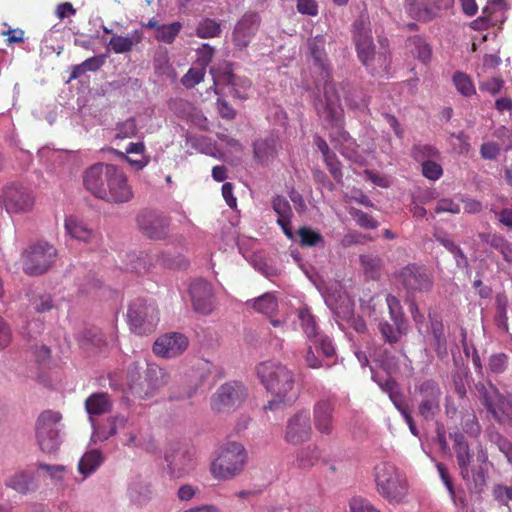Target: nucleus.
<instances>
[{
	"instance_id": "4c0bfd02",
	"label": "nucleus",
	"mask_w": 512,
	"mask_h": 512,
	"mask_svg": "<svg viewBox=\"0 0 512 512\" xmlns=\"http://www.w3.org/2000/svg\"><path fill=\"white\" fill-rule=\"evenodd\" d=\"M406 11L414 19L420 21H428L433 18V11L423 3H418L416 0H405Z\"/></svg>"
},
{
	"instance_id": "5fc2aeb1",
	"label": "nucleus",
	"mask_w": 512,
	"mask_h": 512,
	"mask_svg": "<svg viewBox=\"0 0 512 512\" xmlns=\"http://www.w3.org/2000/svg\"><path fill=\"white\" fill-rule=\"evenodd\" d=\"M490 245L502 254L506 262H512V245L505 238L495 236L492 238Z\"/></svg>"
},
{
	"instance_id": "0eeeda50",
	"label": "nucleus",
	"mask_w": 512,
	"mask_h": 512,
	"mask_svg": "<svg viewBox=\"0 0 512 512\" xmlns=\"http://www.w3.org/2000/svg\"><path fill=\"white\" fill-rule=\"evenodd\" d=\"M57 250L48 242L30 245L22 254L23 270L28 275H41L55 262Z\"/></svg>"
},
{
	"instance_id": "f03ea898",
	"label": "nucleus",
	"mask_w": 512,
	"mask_h": 512,
	"mask_svg": "<svg viewBox=\"0 0 512 512\" xmlns=\"http://www.w3.org/2000/svg\"><path fill=\"white\" fill-rule=\"evenodd\" d=\"M83 181L95 197L110 203H126L134 195L125 174L110 164H94L85 171Z\"/></svg>"
},
{
	"instance_id": "c03bdc74",
	"label": "nucleus",
	"mask_w": 512,
	"mask_h": 512,
	"mask_svg": "<svg viewBox=\"0 0 512 512\" xmlns=\"http://www.w3.org/2000/svg\"><path fill=\"white\" fill-rule=\"evenodd\" d=\"M39 468L44 470L56 485H65L67 480V468L63 465L40 464Z\"/></svg>"
},
{
	"instance_id": "79ce46f5",
	"label": "nucleus",
	"mask_w": 512,
	"mask_h": 512,
	"mask_svg": "<svg viewBox=\"0 0 512 512\" xmlns=\"http://www.w3.org/2000/svg\"><path fill=\"white\" fill-rule=\"evenodd\" d=\"M412 157L419 163L437 159L439 157V151L437 148L430 144H416L412 148Z\"/></svg>"
},
{
	"instance_id": "f257e3e1",
	"label": "nucleus",
	"mask_w": 512,
	"mask_h": 512,
	"mask_svg": "<svg viewBox=\"0 0 512 512\" xmlns=\"http://www.w3.org/2000/svg\"><path fill=\"white\" fill-rule=\"evenodd\" d=\"M325 38L317 35L308 41L310 57L314 66L320 71L324 84V97L316 105L318 115L326 127H330L331 141L340 149L342 155L358 165H367L374 158L371 151L360 152L358 145L351 136L343 130V109L340 104V95L336 84L328 82V63L325 53Z\"/></svg>"
},
{
	"instance_id": "052dcab7",
	"label": "nucleus",
	"mask_w": 512,
	"mask_h": 512,
	"mask_svg": "<svg viewBox=\"0 0 512 512\" xmlns=\"http://www.w3.org/2000/svg\"><path fill=\"white\" fill-rule=\"evenodd\" d=\"M215 49L209 44H203L197 50V62L198 64L206 69V66L211 62Z\"/></svg>"
},
{
	"instance_id": "c9c22d12",
	"label": "nucleus",
	"mask_w": 512,
	"mask_h": 512,
	"mask_svg": "<svg viewBox=\"0 0 512 512\" xmlns=\"http://www.w3.org/2000/svg\"><path fill=\"white\" fill-rule=\"evenodd\" d=\"M393 327L388 322L383 321L379 323V330L385 339L389 343H396L400 338L407 333L408 326L401 323H394Z\"/></svg>"
},
{
	"instance_id": "69168bd1",
	"label": "nucleus",
	"mask_w": 512,
	"mask_h": 512,
	"mask_svg": "<svg viewBox=\"0 0 512 512\" xmlns=\"http://www.w3.org/2000/svg\"><path fill=\"white\" fill-rule=\"evenodd\" d=\"M500 153V146L496 142H485L481 145V157L487 160L495 159Z\"/></svg>"
},
{
	"instance_id": "a19ab883",
	"label": "nucleus",
	"mask_w": 512,
	"mask_h": 512,
	"mask_svg": "<svg viewBox=\"0 0 512 512\" xmlns=\"http://www.w3.org/2000/svg\"><path fill=\"white\" fill-rule=\"evenodd\" d=\"M181 29L182 24L177 21L170 24H163L158 27V32L155 33V38L160 42L170 44L175 40Z\"/></svg>"
},
{
	"instance_id": "de8ad7c7",
	"label": "nucleus",
	"mask_w": 512,
	"mask_h": 512,
	"mask_svg": "<svg viewBox=\"0 0 512 512\" xmlns=\"http://www.w3.org/2000/svg\"><path fill=\"white\" fill-rule=\"evenodd\" d=\"M386 303L393 323H401L407 325L400 301L395 296L388 295L386 297Z\"/></svg>"
},
{
	"instance_id": "72a5a7b5",
	"label": "nucleus",
	"mask_w": 512,
	"mask_h": 512,
	"mask_svg": "<svg viewBox=\"0 0 512 512\" xmlns=\"http://www.w3.org/2000/svg\"><path fill=\"white\" fill-rule=\"evenodd\" d=\"M128 496L135 505H145L151 499L149 483L141 479L132 481L128 487Z\"/></svg>"
},
{
	"instance_id": "f8f14e48",
	"label": "nucleus",
	"mask_w": 512,
	"mask_h": 512,
	"mask_svg": "<svg viewBox=\"0 0 512 512\" xmlns=\"http://www.w3.org/2000/svg\"><path fill=\"white\" fill-rule=\"evenodd\" d=\"M125 430L122 435V443L129 448L139 446L138 433L136 427L128 422L127 417L123 415H115L109 419L108 428H95L92 433L93 441H105L118 433Z\"/></svg>"
},
{
	"instance_id": "dca6fc26",
	"label": "nucleus",
	"mask_w": 512,
	"mask_h": 512,
	"mask_svg": "<svg viewBox=\"0 0 512 512\" xmlns=\"http://www.w3.org/2000/svg\"><path fill=\"white\" fill-rule=\"evenodd\" d=\"M311 435V419L307 411H299L288 419L284 434L287 443L300 445L308 441Z\"/></svg>"
},
{
	"instance_id": "774afa93",
	"label": "nucleus",
	"mask_w": 512,
	"mask_h": 512,
	"mask_svg": "<svg viewBox=\"0 0 512 512\" xmlns=\"http://www.w3.org/2000/svg\"><path fill=\"white\" fill-rule=\"evenodd\" d=\"M297 10L301 14L316 16L318 4L315 0H297Z\"/></svg>"
},
{
	"instance_id": "4468645a",
	"label": "nucleus",
	"mask_w": 512,
	"mask_h": 512,
	"mask_svg": "<svg viewBox=\"0 0 512 512\" xmlns=\"http://www.w3.org/2000/svg\"><path fill=\"white\" fill-rule=\"evenodd\" d=\"M298 318L307 338L314 344L317 351H320L324 358H331L335 355V348L331 339L317 331L314 316L307 308L298 312Z\"/></svg>"
},
{
	"instance_id": "ea45409f",
	"label": "nucleus",
	"mask_w": 512,
	"mask_h": 512,
	"mask_svg": "<svg viewBox=\"0 0 512 512\" xmlns=\"http://www.w3.org/2000/svg\"><path fill=\"white\" fill-rule=\"evenodd\" d=\"M453 83L457 91L465 97H471L476 94V89L472 79L466 73L456 72L453 75Z\"/></svg>"
},
{
	"instance_id": "603ef678",
	"label": "nucleus",
	"mask_w": 512,
	"mask_h": 512,
	"mask_svg": "<svg viewBox=\"0 0 512 512\" xmlns=\"http://www.w3.org/2000/svg\"><path fill=\"white\" fill-rule=\"evenodd\" d=\"M300 237V243L304 246H316L319 243H323L322 236L308 227H302L298 231Z\"/></svg>"
},
{
	"instance_id": "412c9836",
	"label": "nucleus",
	"mask_w": 512,
	"mask_h": 512,
	"mask_svg": "<svg viewBox=\"0 0 512 512\" xmlns=\"http://www.w3.org/2000/svg\"><path fill=\"white\" fill-rule=\"evenodd\" d=\"M403 286L411 291H424L431 287L432 281L429 274L422 267L409 265L403 268L398 275Z\"/></svg>"
},
{
	"instance_id": "f3484780",
	"label": "nucleus",
	"mask_w": 512,
	"mask_h": 512,
	"mask_svg": "<svg viewBox=\"0 0 512 512\" xmlns=\"http://www.w3.org/2000/svg\"><path fill=\"white\" fill-rule=\"evenodd\" d=\"M189 293L195 311L204 315L213 311L215 299L212 285L209 282L203 279L193 281Z\"/></svg>"
},
{
	"instance_id": "9b49d317",
	"label": "nucleus",
	"mask_w": 512,
	"mask_h": 512,
	"mask_svg": "<svg viewBox=\"0 0 512 512\" xmlns=\"http://www.w3.org/2000/svg\"><path fill=\"white\" fill-rule=\"evenodd\" d=\"M376 361L386 372V376L380 378L378 373L372 370V379L379 385L382 391L389 395L390 400L405 421L412 418L408 406L401 400L397 383L391 378V374L395 371L394 359L386 356L385 358H377Z\"/></svg>"
},
{
	"instance_id": "7ed1b4c3",
	"label": "nucleus",
	"mask_w": 512,
	"mask_h": 512,
	"mask_svg": "<svg viewBox=\"0 0 512 512\" xmlns=\"http://www.w3.org/2000/svg\"><path fill=\"white\" fill-rule=\"evenodd\" d=\"M256 373L266 390L275 396L264 409H277L281 403L293 400L295 377L291 370L278 361L268 360L256 366Z\"/></svg>"
},
{
	"instance_id": "473e14b6",
	"label": "nucleus",
	"mask_w": 512,
	"mask_h": 512,
	"mask_svg": "<svg viewBox=\"0 0 512 512\" xmlns=\"http://www.w3.org/2000/svg\"><path fill=\"white\" fill-rule=\"evenodd\" d=\"M104 456L98 449L87 451L78 463V472L86 479L93 474L103 463Z\"/></svg>"
},
{
	"instance_id": "423d86ee",
	"label": "nucleus",
	"mask_w": 512,
	"mask_h": 512,
	"mask_svg": "<svg viewBox=\"0 0 512 512\" xmlns=\"http://www.w3.org/2000/svg\"><path fill=\"white\" fill-rule=\"evenodd\" d=\"M127 318L134 333L149 334L159 322V311L154 301L138 298L130 303Z\"/></svg>"
},
{
	"instance_id": "338daca9",
	"label": "nucleus",
	"mask_w": 512,
	"mask_h": 512,
	"mask_svg": "<svg viewBox=\"0 0 512 512\" xmlns=\"http://www.w3.org/2000/svg\"><path fill=\"white\" fill-rule=\"evenodd\" d=\"M350 512H379L369 501L362 498H353L350 501Z\"/></svg>"
},
{
	"instance_id": "a211bd4d",
	"label": "nucleus",
	"mask_w": 512,
	"mask_h": 512,
	"mask_svg": "<svg viewBox=\"0 0 512 512\" xmlns=\"http://www.w3.org/2000/svg\"><path fill=\"white\" fill-rule=\"evenodd\" d=\"M188 347V339L181 333H168L157 338L153 352L162 358H174L182 354Z\"/></svg>"
},
{
	"instance_id": "bf43d9fd",
	"label": "nucleus",
	"mask_w": 512,
	"mask_h": 512,
	"mask_svg": "<svg viewBox=\"0 0 512 512\" xmlns=\"http://www.w3.org/2000/svg\"><path fill=\"white\" fill-rule=\"evenodd\" d=\"M106 56L98 55L86 59L80 65H77V69H81V72L96 71L105 63Z\"/></svg>"
},
{
	"instance_id": "5701e85b",
	"label": "nucleus",
	"mask_w": 512,
	"mask_h": 512,
	"mask_svg": "<svg viewBox=\"0 0 512 512\" xmlns=\"http://www.w3.org/2000/svg\"><path fill=\"white\" fill-rule=\"evenodd\" d=\"M137 221L142 232L150 239L160 240L168 234L169 222L163 216L151 213L142 214Z\"/></svg>"
},
{
	"instance_id": "864d4df0",
	"label": "nucleus",
	"mask_w": 512,
	"mask_h": 512,
	"mask_svg": "<svg viewBox=\"0 0 512 512\" xmlns=\"http://www.w3.org/2000/svg\"><path fill=\"white\" fill-rule=\"evenodd\" d=\"M421 166L423 176L429 180L436 181L443 175V169L435 159L424 161Z\"/></svg>"
},
{
	"instance_id": "20e7f679",
	"label": "nucleus",
	"mask_w": 512,
	"mask_h": 512,
	"mask_svg": "<svg viewBox=\"0 0 512 512\" xmlns=\"http://www.w3.org/2000/svg\"><path fill=\"white\" fill-rule=\"evenodd\" d=\"M373 477L377 492L389 503L401 504L407 501V478L395 464L380 461L373 468Z\"/></svg>"
},
{
	"instance_id": "b1692460",
	"label": "nucleus",
	"mask_w": 512,
	"mask_h": 512,
	"mask_svg": "<svg viewBox=\"0 0 512 512\" xmlns=\"http://www.w3.org/2000/svg\"><path fill=\"white\" fill-rule=\"evenodd\" d=\"M210 72L215 87L226 85L231 88L235 97L239 99H246L248 97L247 91L251 87V82L248 79L236 77L230 71L220 74L214 68Z\"/></svg>"
},
{
	"instance_id": "f704fd0d",
	"label": "nucleus",
	"mask_w": 512,
	"mask_h": 512,
	"mask_svg": "<svg viewBox=\"0 0 512 512\" xmlns=\"http://www.w3.org/2000/svg\"><path fill=\"white\" fill-rule=\"evenodd\" d=\"M276 152L277 140L273 136L265 139H259L254 143L255 158L261 163H266L273 159Z\"/></svg>"
},
{
	"instance_id": "393cba45",
	"label": "nucleus",
	"mask_w": 512,
	"mask_h": 512,
	"mask_svg": "<svg viewBox=\"0 0 512 512\" xmlns=\"http://www.w3.org/2000/svg\"><path fill=\"white\" fill-rule=\"evenodd\" d=\"M334 405L328 399L319 400L313 410L314 426L323 435H330L333 431Z\"/></svg>"
},
{
	"instance_id": "c756f323",
	"label": "nucleus",
	"mask_w": 512,
	"mask_h": 512,
	"mask_svg": "<svg viewBox=\"0 0 512 512\" xmlns=\"http://www.w3.org/2000/svg\"><path fill=\"white\" fill-rule=\"evenodd\" d=\"M252 306L257 312L269 317L270 323L274 328H284L285 321L272 318L278 307L277 300L272 293H265L252 300Z\"/></svg>"
},
{
	"instance_id": "13d9d810",
	"label": "nucleus",
	"mask_w": 512,
	"mask_h": 512,
	"mask_svg": "<svg viewBox=\"0 0 512 512\" xmlns=\"http://www.w3.org/2000/svg\"><path fill=\"white\" fill-rule=\"evenodd\" d=\"M508 357L504 353L493 354L489 358V369L493 373H502L507 367Z\"/></svg>"
},
{
	"instance_id": "a18cd8bd",
	"label": "nucleus",
	"mask_w": 512,
	"mask_h": 512,
	"mask_svg": "<svg viewBox=\"0 0 512 512\" xmlns=\"http://www.w3.org/2000/svg\"><path fill=\"white\" fill-rule=\"evenodd\" d=\"M320 458L321 450L317 446H308L297 454V459L303 467L314 466Z\"/></svg>"
},
{
	"instance_id": "2eb2a0df",
	"label": "nucleus",
	"mask_w": 512,
	"mask_h": 512,
	"mask_svg": "<svg viewBox=\"0 0 512 512\" xmlns=\"http://www.w3.org/2000/svg\"><path fill=\"white\" fill-rule=\"evenodd\" d=\"M353 38L360 61L366 67H370L375 55V45L368 20L360 18L355 21L353 24Z\"/></svg>"
},
{
	"instance_id": "bb28decb",
	"label": "nucleus",
	"mask_w": 512,
	"mask_h": 512,
	"mask_svg": "<svg viewBox=\"0 0 512 512\" xmlns=\"http://www.w3.org/2000/svg\"><path fill=\"white\" fill-rule=\"evenodd\" d=\"M4 485L17 493L27 494L34 488V475L30 470L16 469L6 475Z\"/></svg>"
},
{
	"instance_id": "9d476101",
	"label": "nucleus",
	"mask_w": 512,
	"mask_h": 512,
	"mask_svg": "<svg viewBox=\"0 0 512 512\" xmlns=\"http://www.w3.org/2000/svg\"><path fill=\"white\" fill-rule=\"evenodd\" d=\"M247 397L243 383L230 381L222 384L212 395L211 409L216 413H229L239 408Z\"/></svg>"
},
{
	"instance_id": "cd10ccee",
	"label": "nucleus",
	"mask_w": 512,
	"mask_h": 512,
	"mask_svg": "<svg viewBox=\"0 0 512 512\" xmlns=\"http://www.w3.org/2000/svg\"><path fill=\"white\" fill-rule=\"evenodd\" d=\"M272 208L277 214V223L288 239H293L291 220L293 212L289 201L283 196H276L272 199Z\"/></svg>"
},
{
	"instance_id": "49530a36",
	"label": "nucleus",
	"mask_w": 512,
	"mask_h": 512,
	"mask_svg": "<svg viewBox=\"0 0 512 512\" xmlns=\"http://www.w3.org/2000/svg\"><path fill=\"white\" fill-rule=\"evenodd\" d=\"M83 339L88 343H90L92 346H95L98 349H102L106 346H108L110 343L116 342V337L112 336L110 338V341L108 342L105 338L103 333L100 330L93 329V330H87L83 333Z\"/></svg>"
},
{
	"instance_id": "6e6d98bb",
	"label": "nucleus",
	"mask_w": 512,
	"mask_h": 512,
	"mask_svg": "<svg viewBox=\"0 0 512 512\" xmlns=\"http://www.w3.org/2000/svg\"><path fill=\"white\" fill-rule=\"evenodd\" d=\"M492 495L496 501L507 506L512 502V486L495 484L492 488Z\"/></svg>"
},
{
	"instance_id": "aec40b11",
	"label": "nucleus",
	"mask_w": 512,
	"mask_h": 512,
	"mask_svg": "<svg viewBox=\"0 0 512 512\" xmlns=\"http://www.w3.org/2000/svg\"><path fill=\"white\" fill-rule=\"evenodd\" d=\"M483 403L498 422L512 417V400L503 397L493 386L485 391Z\"/></svg>"
},
{
	"instance_id": "0e129e2a",
	"label": "nucleus",
	"mask_w": 512,
	"mask_h": 512,
	"mask_svg": "<svg viewBox=\"0 0 512 512\" xmlns=\"http://www.w3.org/2000/svg\"><path fill=\"white\" fill-rule=\"evenodd\" d=\"M436 213L448 212L452 214H458L461 211L460 204L452 199L443 198L437 202Z\"/></svg>"
},
{
	"instance_id": "e2e57ef3",
	"label": "nucleus",
	"mask_w": 512,
	"mask_h": 512,
	"mask_svg": "<svg viewBox=\"0 0 512 512\" xmlns=\"http://www.w3.org/2000/svg\"><path fill=\"white\" fill-rule=\"evenodd\" d=\"M327 168L336 181L342 179L341 164L334 153L324 157Z\"/></svg>"
},
{
	"instance_id": "6ab92c4d",
	"label": "nucleus",
	"mask_w": 512,
	"mask_h": 512,
	"mask_svg": "<svg viewBox=\"0 0 512 512\" xmlns=\"http://www.w3.org/2000/svg\"><path fill=\"white\" fill-rule=\"evenodd\" d=\"M419 392L422 396L419 414L424 419L431 420L440 410V388L435 382L427 380L420 385Z\"/></svg>"
},
{
	"instance_id": "39448f33",
	"label": "nucleus",
	"mask_w": 512,
	"mask_h": 512,
	"mask_svg": "<svg viewBox=\"0 0 512 512\" xmlns=\"http://www.w3.org/2000/svg\"><path fill=\"white\" fill-rule=\"evenodd\" d=\"M246 460L247 454L243 445L238 442H228L218 450L211 462L210 472L217 480H231L242 472Z\"/></svg>"
},
{
	"instance_id": "e433bc0d",
	"label": "nucleus",
	"mask_w": 512,
	"mask_h": 512,
	"mask_svg": "<svg viewBox=\"0 0 512 512\" xmlns=\"http://www.w3.org/2000/svg\"><path fill=\"white\" fill-rule=\"evenodd\" d=\"M147 380L151 388L157 390L169 383L170 375L164 368L150 366L147 370Z\"/></svg>"
},
{
	"instance_id": "4be33fe9",
	"label": "nucleus",
	"mask_w": 512,
	"mask_h": 512,
	"mask_svg": "<svg viewBox=\"0 0 512 512\" xmlns=\"http://www.w3.org/2000/svg\"><path fill=\"white\" fill-rule=\"evenodd\" d=\"M260 18L256 13H246L233 31V42L239 48H245L258 30Z\"/></svg>"
},
{
	"instance_id": "2f4dec72",
	"label": "nucleus",
	"mask_w": 512,
	"mask_h": 512,
	"mask_svg": "<svg viewBox=\"0 0 512 512\" xmlns=\"http://www.w3.org/2000/svg\"><path fill=\"white\" fill-rule=\"evenodd\" d=\"M142 32L134 30L126 36L113 35L108 43V49L116 54L130 52L135 45L141 42Z\"/></svg>"
},
{
	"instance_id": "c85d7f7f",
	"label": "nucleus",
	"mask_w": 512,
	"mask_h": 512,
	"mask_svg": "<svg viewBox=\"0 0 512 512\" xmlns=\"http://www.w3.org/2000/svg\"><path fill=\"white\" fill-rule=\"evenodd\" d=\"M85 408L89 415V419L93 428H108V426H96L94 416L107 413L112 408V401L107 393H94L85 401Z\"/></svg>"
},
{
	"instance_id": "3c124183",
	"label": "nucleus",
	"mask_w": 512,
	"mask_h": 512,
	"mask_svg": "<svg viewBox=\"0 0 512 512\" xmlns=\"http://www.w3.org/2000/svg\"><path fill=\"white\" fill-rule=\"evenodd\" d=\"M205 76V69L200 68H190L187 73L182 77L181 83L186 88L190 89L199 84Z\"/></svg>"
},
{
	"instance_id": "a878e982",
	"label": "nucleus",
	"mask_w": 512,
	"mask_h": 512,
	"mask_svg": "<svg viewBox=\"0 0 512 512\" xmlns=\"http://www.w3.org/2000/svg\"><path fill=\"white\" fill-rule=\"evenodd\" d=\"M198 464L194 451H184L168 464L169 474L173 478H183L190 475Z\"/></svg>"
},
{
	"instance_id": "09e8293b",
	"label": "nucleus",
	"mask_w": 512,
	"mask_h": 512,
	"mask_svg": "<svg viewBox=\"0 0 512 512\" xmlns=\"http://www.w3.org/2000/svg\"><path fill=\"white\" fill-rule=\"evenodd\" d=\"M200 38H212L220 33V25L212 19L202 20L196 30Z\"/></svg>"
},
{
	"instance_id": "6e6552de",
	"label": "nucleus",
	"mask_w": 512,
	"mask_h": 512,
	"mask_svg": "<svg viewBox=\"0 0 512 512\" xmlns=\"http://www.w3.org/2000/svg\"><path fill=\"white\" fill-rule=\"evenodd\" d=\"M450 437L454 442L462 478L466 481L470 489L481 492L486 483L487 471L480 465L476 471H472L471 476L469 466L472 461V455L469 452L464 436L460 433H454L450 434Z\"/></svg>"
},
{
	"instance_id": "ddd939ff",
	"label": "nucleus",
	"mask_w": 512,
	"mask_h": 512,
	"mask_svg": "<svg viewBox=\"0 0 512 512\" xmlns=\"http://www.w3.org/2000/svg\"><path fill=\"white\" fill-rule=\"evenodd\" d=\"M0 203L9 214L25 213L32 208L34 197L26 187L11 184L4 188Z\"/></svg>"
},
{
	"instance_id": "37998d69",
	"label": "nucleus",
	"mask_w": 512,
	"mask_h": 512,
	"mask_svg": "<svg viewBox=\"0 0 512 512\" xmlns=\"http://www.w3.org/2000/svg\"><path fill=\"white\" fill-rule=\"evenodd\" d=\"M30 304L37 313L47 312L54 307L51 294L44 291L35 293L30 299Z\"/></svg>"
},
{
	"instance_id": "58836bf2",
	"label": "nucleus",
	"mask_w": 512,
	"mask_h": 512,
	"mask_svg": "<svg viewBox=\"0 0 512 512\" xmlns=\"http://www.w3.org/2000/svg\"><path fill=\"white\" fill-rule=\"evenodd\" d=\"M361 266L366 276L376 279L382 267V260L375 255L367 254L360 256Z\"/></svg>"
},
{
	"instance_id": "1a4fd4ad",
	"label": "nucleus",
	"mask_w": 512,
	"mask_h": 512,
	"mask_svg": "<svg viewBox=\"0 0 512 512\" xmlns=\"http://www.w3.org/2000/svg\"><path fill=\"white\" fill-rule=\"evenodd\" d=\"M61 414L55 411H44L37 420L36 437L41 450L45 453L55 452L61 443Z\"/></svg>"
},
{
	"instance_id": "7c9ffc66",
	"label": "nucleus",
	"mask_w": 512,
	"mask_h": 512,
	"mask_svg": "<svg viewBox=\"0 0 512 512\" xmlns=\"http://www.w3.org/2000/svg\"><path fill=\"white\" fill-rule=\"evenodd\" d=\"M65 230L70 237L78 241L91 242L96 238L94 231L76 216L66 217Z\"/></svg>"
},
{
	"instance_id": "4d7b16f0",
	"label": "nucleus",
	"mask_w": 512,
	"mask_h": 512,
	"mask_svg": "<svg viewBox=\"0 0 512 512\" xmlns=\"http://www.w3.org/2000/svg\"><path fill=\"white\" fill-rule=\"evenodd\" d=\"M350 214L357 224L365 229H374L378 226L376 220L361 210H351Z\"/></svg>"
},
{
	"instance_id": "680f3d73",
	"label": "nucleus",
	"mask_w": 512,
	"mask_h": 512,
	"mask_svg": "<svg viewBox=\"0 0 512 512\" xmlns=\"http://www.w3.org/2000/svg\"><path fill=\"white\" fill-rule=\"evenodd\" d=\"M117 137L129 138L136 134L137 126L135 120L130 118L117 125Z\"/></svg>"
},
{
	"instance_id": "8fccbe9b",
	"label": "nucleus",
	"mask_w": 512,
	"mask_h": 512,
	"mask_svg": "<svg viewBox=\"0 0 512 512\" xmlns=\"http://www.w3.org/2000/svg\"><path fill=\"white\" fill-rule=\"evenodd\" d=\"M411 43L413 45L412 53L423 63H427L431 58V48L426 43L425 40H423L420 37H414L411 40Z\"/></svg>"
}]
</instances>
